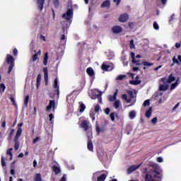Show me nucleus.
<instances>
[{
	"instance_id": "nucleus-2",
	"label": "nucleus",
	"mask_w": 181,
	"mask_h": 181,
	"mask_svg": "<svg viewBox=\"0 0 181 181\" xmlns=\"http://www.w3.org/2000/svg\"><path fill=\"white\" fill-rule=\"evenodd\" d=\"M127 94H128L129 98H128L127 97V95H122V98L127 103H132V105H133V104H135V102L136 101V99L134 97L132 90H127Z\"/></svg>"
},
{
	"instance_id": "nucleus-64",
	"label": "nucleus",
	"mask_w": 181,
	"mask_h": 181,
	"mask_svg": "<svg viewBox=\"0 0 181 181\" xmlns=\"http://www.w3.org/2000/svg\"><path fill=\"white\" fill-rule=\"evenodd\" d=\"M60 181H66V175H64Z\"/></svg>"
},
{
	"instance_id": "nucleus-7",
	"label": "nucleus",
	"mask_w": 181,
	"mask_h": 181,
	"mask_svg": "<svg viewBox=\"0 0 181 181\" xmlns=\"http://www.w3.org/2000/svg\"><path fill=\"white\" fill-rule=\"evenodd\" d=\"M114 69V66L112 65H110L108 64H103L102 65V70H104L105 71H110Z\"/></svg>"
},
{
	"instance_id": "nucleus-29",
	"label": "nucleus",
	"mask_w": 181,
	"mask_h": 181,
	"mask_svg": "<svg viewBox=\"0 0 181 181\" xmlns=\"http://www.w3.org/2000/svg\"><path fill=\"white\" fill-rule=\"evenodd\" d=\"M120 105H121V101H119V100H116L114 103L115 108H119Z\"/></svg>"
},
{
	"instance_id": "nucleus-9",
	"label": "nucleus",
	"mask_w": 181,
	"mask_h": 181,
	"mask_svg": "<svg viewBox=\"0 0 181 181\" xmlns=\"http://www.w3.org/2000/svg\"><path fill=\"white\" fill-rule=\"evenodd\" d=\"M112 32L116 34L121 33V32H122V27L119 25H115L112 28Z\"/></svg>"
},
{
	"instance_id": "nucleus-52",
	"label": "nucleus",
	"mask_w": 181,
	"mask_h": 181,
	"mask_svg": "<svg viewBox=\"0 0 181 181\" xmlns=\"http://www.w3.org/2000/svg\"><path fill=\"white\" fill-rule=\"evenodd\" d=\"M92 136H93V133L91 132H89L88 133V139H90V138H92Z\"/></svg>"
},
{
	"instance_id": "nucleus-6",
	"label": "nucleus",
	"mask_w": 181,
	"mask_h": 181,
	"mask_svg": "<svg viewBox=\"0 0 181 181\" xmlns=\"http://www.w3.org/2000/svg\"><path fill=\"white\" fill-rule=\"evenodd\" d=\"M53 111L56 110V102L54 100H50L49 105L47 106V111Z\"/></svg>"
},
{
	"instance_id": "nucleus-58",
	"label": "nucleus",
	"mask_w": 181,
	"mask_h": 181,
	"mask_svg": "<svg viewBox=\"0 0 181 181\" xmlns=\"http://www.w3.org/2000/svg\"><path fill=\"white\" fill-rule=\"evenodd\" d=\"M49 121H50V122H52V119L54 118L53 117V114H49Z\"/></svg>"
},
{
	"instance_id": "nucleus-51",
	"label": "nucleus",
	"mask_w": 181,
	"mask_h": 181,
	"mask_svg": "<svg viewBox=\"0 0 181 181\" xmlns=\"http://www.w3.org/2000/svg\"><path fill=\"white\" fill-rule=\"evenodd\" d=\"M10 100L13 105H16V102H15V99L13 98H10Z\"/></svg>"
},
{
	"instance_id": "nucleus-48",
	"label": "nucleus",
	"mask_w": 181,
	"mask_h": 181,
	"mask_svg": "<svg viewBox=\"0 0 181 181\" xmlns=\"http://www.w3.org/2000/svg\"><path fill=\"white\" fill-rule=\"evenodd\" d=\"M151 122L153 124H156V122H158V118H156V117L153 118L151 120Z\"/></svg>"
},
{
	"instance_id": "nucleus-56",
	"label": "nucleus",
	"mask_w": 181,
	"mask_h": 181,
	"mask_svg": "<svg viewBox=\"0 0 181 181\" xmlns=\"http://www.w3.org/2000/svg\"><path fill=\"white\" fill-rule=\"evenodd\" d=\"M110 108H108V107H107V108L105 110V114H107V115L110 114Z\"/></svg>"
},
{
	"instance_id": "nucleus-60",
	"label": "nucleus",
	"mask_w": 181,
	"mask_h": 181,
	"mask_svg": "<svg viewBox=\"0 0 181 181\" xmlns=\"http://www.w3.org/2000/svg\"><path fill=\"white\" fill-rule=\"evenodd\" d=\"M2 128H5L6 127V122L4 121L3 123L1 124Z\"/></svg>"
},
{
	"instance_id": "nucleus-23",
	"label": "nucleus",
	"mask_w": 181,
	"mask_h": 181,
	"mask_svg": "<svg viewBox=\"0 0 181 181\" xmlns=\"http://www.w3.org/2000/svg\"><path fill=\"white\" fill-rule=\"evenodd\" d=\"M151 115H152V107H149L148 110L146 111V114H145V116L147 118H150Z\"/></svg>"
},
{
	"instance_id": "nucleus-41",
	"label": "nucleus",
	"mask_w": 181,
	"mask_h": 181,
	"mask_svg": "<svg viewBox=\"0 0 181 181\" xmlns=\"http://www.w3.org/2000/svg\"><path fill=\"white\" fill-rule=\"evenodd\" d=\"M15 146H14V148H15V151H18V149H19V141H15Z\"/></svg>"
},
{
	"instance_id": "nucleus-45",
	"label": "nucleus",
	"mask_w": 181,
	"mask_h": 181,
	"mask_svg": "<svg viewBox=\"0 0 181 181\" xmlns=\"http://www.w3.org/2000/svg\"><path fill=\"white\" fill-rule=\"evenodd\" d=\"M14 66H15V64H10V66L8 68V73H11V71H12V69H13Z\"/></svg>"
},
{
	"instance_id": "nucleus-49",
	"label": "nucleus",
	"mask_w": 181,
	"mask_h": 181,
	"mask_svg": "<svg viewBox=\"0 0 181 181\" xmlns=\"http://www.w3.org/2000/svg\"><path fill=\"white\" fill-rule=\"evenodd\" d=\"M157 162L162 163V162H163V158L162 157L157 158Z\"/></svg>"
},
{
	"instance_id": "nucleus-27",
	"label": "nucleus",
	"mask_w": 181,
	"mask_h": 181,
	"mask_svg": "<svg viewBox=\"0 0 181 181\" xmlns=\"http://www.w3.org/2000/svg\"><path fill=\"white\" fill-rule=\"evenodd\" d=\"M12 151H13V148H9L6 152V155L9 156L10 160H12Z\"/></svg>"
},
{
	"instance_id": "nucleus-17",
	"label": "nucleus",
	"mask_w": 181,
	"mask_h": 181,
	"mask_svg": "<svg viewBox=\"0 0 181 181\" xmlns=\"http://www.w3.org/2000/svg\"><path fill=\"white\" fill-rule=\"evenodd\" d=\"M15 59H13V57L8 54L7 57H6V62L7 63H8V64H15V63L13 62Z\"/></svg>"
},
{
	"instance_id": "nucleus-57",
	"label": "nucleus",
	"mask_w": 181,
	"mask_h": 181,
	"mask_svg": "<svg viewBox=\"0 0 181 181\" xmlns=\"http://www.w3.org/2000/svg\"><path fill=\"white\" fill-rule=\"evenodd\" d=\"M179 107V103H177L175 107L173 108V111H175V110H177Z\"/></svg>"
},
{
	"instance_id": "nucleus-14",
	"label": "nucleus",
	"mask_w": 181,
	"mask_h": 181,
	"mask_svg": "<svg viewBox=\"0 0 181 181\" xmlns=\"http://www.w3.org/2000/svg\"><path fill=\"white\" fill-rule=\"evenodd\" d=\"M53 172H54L55 175H59L60 172H62V169L60 168V165L57 164V165H54L52 168Z\"/></svg>"
},
{
	"instance_id": "nucleus-47",
	"label": "nucleus",
	"mask_w": 181,
	"mask_h": 181,
	"mask_svg": "<svg viewBox=\"0 0 181 181\" xmlns=\"http://www.w3.org/2000/svg\"><path fill=\"white\" fill-rule=\"evenodd\" d=\"M100 110V105H97L95 107V112H98Z\"/></svg>"
},
{
	"instance_id": "nucleus-37",
	"label": "nucleus",
	"mask_w": 181,
	"mask_h": 181,
	"mask_svg": "<svg viewBox=\"0 0 181 181\" xmlns=\"http://www.w3.org/2000/svg\"><path fill=\"white\" fill-rule=\"evenodd\" d=\"M28 103H29V95H27L24 99V105H25V107H28Z\"/></svg>"
},
{
	"instance_id": "nucleus-10",
	"label": "nucleus",
	"mask_w": 181,
	"mask_h": 181,
	"mask_svg": "<svg viewBox=\"0 0 181 181\" xmlns=\"http://www.w3.org/2000/svg\"><path fill=\"white\" fill-rule=\"evenodd\" d=\"M43 72L45 85L47 86V81H49V74L47 73V67L43 69Z\"/></svg>"
},
{
	"instance_id": "nucleus-24",
	"label": "nucleus",
	"mask_w": 181,
	"mask_h": 181,
	"mask_svg": "<svg viewBox=\"0 0 181 181\" xmlns=\"http://www.w3.org/2000/svg\"><path fill=\"white\" fill-rule=\"evenodd\" d=\"M135 117H136V112L135 111H131L129 113V117L130 118V119H134V118H135Z\"/></svg>"
},
{
	"instance_id": "nucleus-25",
	"label": "nucleus",
	"mask_w": 181,
	"mask_h": 181,
	"mask_svg": "<svg viewBox=\"0 0 181 181\" xmlns=\"http://www.w3.org/2000/svg\"><path fill=\"white\" fill-rule=\"evenodd\" d=\"M180 81L177 79L175 83H173L170 87V90H175L177 86H179Z\"/></svg>"
},
{
	"instance_id": "nucleus-35",
	"label": "nucleus",
	"mask_w": 181,
	"mask_h": 181,
	"mask_svg": "<svg viewBox=\"0 0 181 181\" xmlns=\"http://www.w3.org/2000/svg\"><path fill=\"white\" fill-rule=\"evenodd\" d=\"M149 105H151V103L149 100H146L143 103V106L144 107H149Z\"/></svg>"
},
{
	"instance_id": "nucleus-44",
	"label": "nucleus",
	"mask_w": 181,
	"mask_h": 181,
	"mask_svg": "<svg viewBox=\"0 0 181 181\" xmlns=\"http://www.w3.org/2000/svg\"><path fill=\"white\" fill-rule=\"evenodd\" d=\"M107 56L109 59H112V57H114V53L110 52V54H107Z\"/></svg>"
},
{
	"instance_id": "nucleus-31",
	"label": "nucleus",
	"mask_w": 181,
	"mask_h": 181,
	"mask_svg": "<svg viewBox=\"0 0 181 181\" xmlns=\"http://www.w3.org/2000/svg\"><path fill=\"white\" fill-rule=\"evenodd\" d=\"M175 76H173V75L171 74V75L169 76L167 82L168 83H172V81H175Z\"/></svg>"
},
{
	"instance_id": "nucleus-20",
	"label": "nucleus",
	"mask_w": 181,
	"mask_h": 181,
	"mask_svg": "<svg viewBox=\"0 0 181 181\" xmlns=\"http://www.w3.org/2000/svg\"><path fill=\"white\" fill-rule=\"evenodd\" d=\"M49 60V54L47 52L44 55L43 64L44 66H47V62Z\"/></svg>"
},
{
	"instance_id": "nucleus-55",
	"label": "nucleus",
	"mask_w": 181,
	"mask_h": 181,
	"mask_svg": "<svg viewBox=\"0 0 181 181\" xmlns=\"http://www.w3.org/2000/svg\"><path fill=\"white\" fill-rule=\"evenodd\" d=\"M113 2H115V4H116V5H119L121 0H113Z\"/></svg>"
},
{
	"instance_id": "nucleus-33",
	"label": "nucleus",
	"mask_w": 181,
	"mask_h": 181,
	"mask_svg": "<svg viewBox=\"0 0 181 181\" xmlns=\"http://www.w3.org/2000/svg\"><path fill=\"white\" fill-rule=\"evenodd\" d=\"M141 64H143V66H146L147 67H151V66H153V63L148 62H143Z\"/></svg>"
},
{
	"instance_id": "nucleus-34",
	"label": "nucleus",
	"mask_w": 181,
	"mask_h": 181,
	"mask_svg": "<svg viewBox=\"0 0 181 181\" xmlns=\"http://www.w3.org/2000/svg\"><path fill=\"white\" fill-rule=\"evenodd\" d=\"M88 151H93V143L91 141H88Z\"/></svg>"
},
{
	"instance_id": "nucleus-46",
	"label": "nucleus",
	"mask_w": 181,
	"mask_h": 181,
	"mask_svg": "<svg viewBox=\"0 0 181 181\" xmlns=\"http://www.w3.org/2000/svg\"><path fill=\"white\" fill-rule=\"evenodd\" d=\"M1 165L2 166H6V163H5V158H1Z\"/></svg>"
},
{
	"instance_id": "nucleus-22",
	"label": "nucleus",
	"mask_w": 181,
	"mask_h": 181,
	"mask_svg": "<svg viewBox=\"0 0 181 181\" xmlns=\"http://www.w3.org/2000/svg\"><path fill=\"white\" fill-rule=\"evenodd\" d=\"M117 95H118V90H116V91L114 93L113 96H110L109 97L110 101H115V100H117Z\"/></svg>"
},
{
	"instance_id": "nucleus-21",
	"label": "nucleus",
	"mask_w": 181,
	"mask_h": 181,
	"mask_svg": "<svg viewBox=\"0 0 181 181\" xmlns=\"http://www.w3.org/2000/svg\"><path fill=\"white\" fill-rule=\"evenodd\" d=\"M21 135H22V129L18 128L16 135L15 137V141H18V139H19V136H21Z\"/></svg>"
},
{
	"instance_id": "nucleus-32",
	"label": "nucleus",
	"mask_w": 181,
	"mask_h": 181,
	"mask_svg": "<svg viewBox=\"0 0 181 181\" xmlns=\"http://www.w3.org/2000/svg\"><path fill=\"white\" fill-rule=\"evenodd\" d=\"M107 177V175H101L100 176H99L98 177V181H104V180H105V178Z\"/></svg>"
},
{
	"instance_id": "nucleus-19",
	"label": "nucleus",
	"mask_w": 181,
	"mask_h": 181,
	"mask_svg": "<svg viewBox=\"0 0 181 181\" xmlns=\"http://www.w3.org/2000/svg\"><path fill=\"white\" fill-rule=\"evenodd\" d=\"M110 6L111 2L110 1V0H105L101 4L102 8H110Z\"/></svg>"
},
{
	"instance_id": "nucleus-26",
	"label": "nucleus",
	"mask_w": 181,
	"mask_h": 181,
	"mask_svg": "<svg viewBox=\"0 0 181 181\" xmlns=\"http://www.w3.org/2000/svg\"><path fill=\"white\" fill-rule=\"evenodd\" d=\"M173 63H176L177 64H180V63H181V56L180 55L178 56V60L176 59V57H174L173 59Z\"/></svg>"
},
{
	"instance_id": "nucleus-54",
	"label": "nucleus",
	"mask_w": 181,
	"mask_h": 181,
	"mask_svg": "<svg viewBox=\"0 0 181 181\" xmlns=\"http://www.w3.org/2000/svg\"><path fill=\"white\" fill-rule=\"evenodd\" d=\"M39 139H40V138L37 137L36 139H35L33 140V144H37V142H39Z\"/></svg>"
},
{
	"instance_id": "nucleus-38",
	"label": "nucleus",
	"mask_w": 181,
	"mask_h": 181,
	"mask_svg": "<svg viewBox=\"0 0 181 181\" xmlns=\"http://www.w3.org/2000/svg\"><path fill=\"white\" fill-rule=\"evenodd\" d=\"M125 77H127V76L125 75H119L117 76L116 80H119V81L124 80Z\"/></svg>"
},
{
	"instance_id": "nucleus-16",
	"label": "nucleus",
	"mask_w": 181,
	"mask_h": 181,
	"mask_svg": "<svg viewBox=\"0 0 181 181\" xmlns=\"http://www.w3.org/2000/svg\"><path fill=\"white\" fill-rule=\"evenodd\" d=\"M168 88H169V86H168V84H166V83H164V84L160 83V86H159V90L160 91H166Z\"/></svg>"
},
{
	"instance_id": "nucleus-62",
	"label": "nucleus",
	"mask_w": 181,
	"mask_h": 181,
	"mask_svg": "<svg viewBox=\"0 0 181 181\" xmlns=\"http://www.w3.org/2000/svg\"><path fill=\"white\" fill-rule=\"evenodd\" d=\"M159 69H162V65H160L159 66L155 68L154 70H155L156 71H158V70Z\"/></svg>"
},
{
	"instance_id": "nucleus-11",
	"label": "nucleus",
	"mask_w": 181,
	"mask_h": 181,
	"mask_svg": "<svg viewBox=\"0 0 181 181\" xmlns=\"http://www.w3.org/2000/svg\"><path fill=\"white\" fill-rule=\"evenodd\" d=\"M140 166L141 165H132L130 168H128L127 173L130 175L132 172L136 170V169H138Z\"/></svg>"
},
{
	"instance_id": "nucleus-5",
	"label": "nucleus",
	"mask_w": 181,
	"mask_h": 181,
	"mask_svg": "<svg viewBox=\"0 0 181 181\" xmlns=\"http://www.w3.org/2000/svg\"><path fill=\"white\" fill-rule=\"evenodd\" d=\"M128 19H129V16L127 13L121 14L118 18L119 22H121L122 23L127 22Z\"/></svg>"
},
{
	"instance_id": "nucleus-1",
	"label": "nucleus",
	"mask_w": 181,
	"mask_h": 181,
	"mask_svg": "<svg viewBox=\"0 0 181 181\" xmlns=\"http://www.w3.org/2000/svg\"><path fill=\"white\" fill-rule=\"evenodd\" d=\"M163 177V170L156 163L150 165L146 174V181H161Z\"/></svg>"
},
{
	"instance_id": "nucleus-63",
	"label": "nucleus",
	"mask_w": 181,
	"mask_h": 181,
	"mask_svg": "<svg viewBox=\"0 0 181 181\" xmlns=\"http://www.w3.org/2000/svg\"><path fill=\"white\" fill-rule=\"evenodd\" d=\"M175 47H177V49H179V47H180V43H176L175 44Z\"/></svg>"
},
{
	"instance_id": "nucleus-36",
	"label": "nucleus",
	"mask_w": 181,
	"mask_h": 181,
	"mask_svg": "<svg viewBox=\"0 0 181 181\" xmlns=\"http://www.w3.org/2000/svg\"><path fill=\"white\" fill-rule=\"evenodd\" d=\"M86 110V105L83 103H81L80 105V112H83Z\"/></svg>"
},
{
	"instance_id": "nucleus-50",
	"label": "nucleus",
	"mask_w": 181,
	"mask_h": 181,
	"mask_svg": "<svg viewBox=\"0 0 181 181\" xmlns=\"http://www.w3.org/2000/svg\"><path fill=\"white\" fill-rule=\"evenodd\" d=\"M42 80V77L40 75H38L37 77V83H40V81Z\"/></svg>"
},
{
	"instance_id": "nucleus-53",
	"label": "nucleus",
	"mask_w": 181,
	"mask_h": 181,
	"mask_svg": "<svg viewBox=\"0 0 181 181\" xmlns=\"http://www.w3.org/2000/svg\"><path fill=\"white\" fill-rule=\"evenodd\" d=\"M40 39L41 40H43L44 42L46 41V37H45L44 35H40Z\"/></svg>"
},
{
	"instance_id": "nucleus-30",
	"label": "nucleus",
	"mask_w": 181,
	"mask_h": 181,
	"mask_svg": "<svg viewBox=\"0 0 181 181\" xmlns=\"http://www.w3.org/2000/svg\"><path fill=\"white\" fill-rule=\"evenodd\" d=\"M96 132H98V134L104 132V128L100 127V126H98V124H96Z\"/></svg>"
},
{
	"instance_id": "nucleus-43",
	"label": "nucleus",
	"mask_w": 181,
	"mask_h": 181,
	"mask_svg": "<svg viewBox=\"0 0 181 181\" xmlns=\"http://www.w3.org/2000/svg\"><path fill=\"white\" fill-rule=\"evenodd\" d=\"M111 121H115V113L112 112L110 114Z\"/></svg>"
},
{
	"instance_id": "nucleus-4",
	"label": "nucleus",
	"mask_w": 181,
	"mask_h": 181,
	"mask_svg": "<svg viewBox=\"0 0 181 181\" xmlns=\"http://www.w3.org/2000/svg\"><path fill=\"white\" fill-rule=\"evenodd\" d=\"M130 77L133 78V80L129 81L130 84H133L134 86H138V84H141V81H139V76L130 74Z\"/></svg>"
},
{
	"instance_id": "nucleus-15",
	"label": "nucleus",
	"mask_w": 181,
	"mask_h": 181,
	"mask_svg": "<svg viewBox=\"0 0 181 181\" xmlns=\"http://www.w3.org/2000/svg\"><path fill=\"white\" fill-rule=\"evenodd\" d=\"M42 54V51L39 50L37 53H35L32 57V62H36V60H39V56Z\"/></svg>"
},
{
	"instance_id": "nucleus-40",
	"label": "nucleus",
	"mask_w": 181,
	"mask_h": 181,
	"mask_svg": "<svg viewBox=\"0 0 181 181\" xmlns=\"http://www.w3.org/2000/svg\"><path fill=\"white\" fill-rule=\"evenodd\" d=\"M153 26V29H155L156 30H159V25L158 24V23L154 22Z\"/></svg>"
},
{
	"instance_id": "nucleus-42",
	"label": "nucleus",
	"mask_w": 181,
	"mask_h": 181,
	"mask_svg": "<svg viewBox=\"0 0 181 181\" xmlns=\"http://www.w3.org/2000/svg\"><path fill=\"white\" fill-rule=\"evenodd\" d=\"M131 57L132 59V63H136V62H135V53L132 52L131 53Z\"/></svg>"
},
{
	"instance_id": "nucleus-3",
	"label": "nucleus",
	"mask_w": 181,
	"mask_h": 181,
	"mask_svg": "<svg viewBox=\"0 0 181 181\" xmlns=\"http://www.w3.org/2000/svg\"><path fill=\"white\" fill-rule=\"evenodd\" d=\"M62 18L66 21H70L73 18V8L71 7L68 8L66 12L63 14Z\"/></svg>"
},
{
	"instance_id": "nucleus-61",
	"label": "nucleus",
	"mask_w": 181,
	"mask_h": 181,
	"mask_svg": "<svg viewBox=\"0 0 181 181\" xmlns=\"http://www.w3.org/2000/svg\"><path fill=\"white\" fill-rule=\"evenodd\" d=\"M13 54H14V56H16V54H18V49H13Z\"/></svg>"
},
{
	"instance_id": "nucleus-12",
	"label": "nucleus",
	"mask_w": 181,
	"mask_h": 181,
	"mask_svg": "<svg viewBox=\"0 0 181 181\" xmlns=\"http://www.w3.org/2000/svg\"><path fill=\"white\" fill-rule=\"evenodd\" d=\"M43 5H45V0H37V6L40 11L43 10Z\"/></svg>"
},
{
	"instance_id": "nucleus-8",
	"label": "nucleus",
	"mask_w": 181,
	"mask_h": 181,
	"mask_svg": "<svg viewBox=\"0 0 181 181\" xmlns=\"http://www.w3.org/2000/svg\"><path fill=\"white\" fill-rule=\"evenodd\" d=\"M79 124L81 127V128H83V129H85V131H87V129H88V122L87 120H80L79 121Z\"/></svg>"
},
{
	"instance_id": "nucleus-39",
	"label": "nucleus",
	"mask_w": 181,
	"mask_h": 181,
	"mask_svg": "<svg viewBox=\"0 0 181 181\" xmlns=\"http://www.w3.org/2000/svg\"><path fill=\"white\" fill-rule=\"evenodd\" d=\"M129 47L130 49H135V44H134V40H130Z\"/></svg>"
},
{
	"instance_id": "nucleus-28",
	"label": "nucleus",
	"mask_w": 181,
	"mask_h": 181,
	"mask_svg": "<svg viewBox=\"0 0 181 181\" xmlns=\"http://www.w3.org/2000/svg\"><path fill=\"white\" fill-rule=\"evenodd\" d=\"M35 181H42V175L40 173H37L34 177Z\"/></svg>"
},
{
	"instance_id": "nucleus-13",
	"label": "nucleus",
	"mask_w": 181,
	"mask_h": 181,
	"mask_svg": "<svg viewBox=\"0 0 181 181\" xmlns=\"http://www.w3.org/2000/svg\"><path fill=\"white\" fill-rule=\"evenodd\" d=\"M54 90L57 92V94H59V78H56L54 84H53Z\"/></svg>"
},
{
	"instance_id": "nucleus-59",
	"label": "nucleus",
	"mask_w": 181,
	"mask_h": 181,
	"mask_svg": "<svg viewBox=\"0 0 181 181\" xmlns=\"http://www.w3.org/2000/svg\"><path fill=\"white\" fill-rule=\"evenodd\" d=\"M36 166H37V161H36L35 160L33 161V168H36Z\"/></svg>"
},
{
	"instance_id": "nucleus-18",
	"label": "nucleus",
	"mask_w": 181,
	"mask_h": 181,
	"mask_svg": "<svg viewBox=\"0 0 181 181\" xmlns=\"http://www.w3.org/2000/svg\"><path fill=\"white\" fill-rule=\"evenodd\" d=\"M86 73L88 74V76H90V77H94L95 74L94 73V70L91 67H89L86 69Z\"/></svg>"
}]
</instances>
